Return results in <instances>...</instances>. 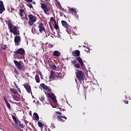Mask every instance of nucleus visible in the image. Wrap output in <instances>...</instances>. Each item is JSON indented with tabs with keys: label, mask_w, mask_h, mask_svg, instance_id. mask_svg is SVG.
<instances>
[{
	"label": "nucleus",
	"mask_w": 131,
	"mask_h": 131,
	"mask_svg": "<svg viewBox=\"0 0 131 131\" xmlns=\"http://www.w3.org/2000/svg\"><path fill=\"white\" fill-rule=\"evenodd\" d=\"M6 23H7L8 26V28L11 33H13L14 35H20V32H19V30H18L19 28L17 26L14 27L13 26V24H12V20H11V19H8V20H6Z\"/></svg>",
	"instance_id": "f257e3e1"
},
{
	"label": "nucleus",
	"mask_w": 131,
	"mask_h": 131,
	"mask_svg": "<svg viewBox=\"0 0 131 131\" xmlns=\"http://www.w3.org/2000/svg\"><path fill=\"white\" fill-rule=\"evenodd\" d=\"M76 76L77 79L80 82L84 80V73L82 71L76 70Z\"/></svg>",
	"instance_id": "f03ea898"
},
{
	"label": "nucleus",
	"mask_w": 131,
	"mask_h": 131,
	"mask_svg": "<svg viewBox=\"0 0 131 131\" xmlns=\"http://www.w3.org/2000/svg\"><path fill=\"white\" fill-rule=\"evenodd\" d=\"M14 63L19 71H25V66H24V63L22 61H19L18 62L17 60H14Z\"/></svg>",
	"instance_id": "7ed1b4c3"
},
{
	"label": "nucleus",
	"mask_w": 131,
	"mask_h": 131,
	"mask_svg": "<svg viewBox=\"0 0 131 131\" xmlns=\"http://www.w3.org/2000/svg\"><path fill=\"white\" fill-rule=\"evenodd\" d=\"M28 17L29 18L28 24L29 25H30V26H32V25H33L34 23L36 22V20H37V17L32 14H29L28 15Z\"/></svg>",
	"instance_id": "20e7f679"
},
{
	"label": "nucleus",
	"mask_w": 131,
	"mask_h": 131,
	"mask_svg": "<svg viewBox=\"0 0 131 131\" xmlns=\"http://www.w3.org/2000/svg\"><path fill=\"white\" fill-rule=\"evenodd\" d=\"M41 8L43 10L44 13L48 15L49 14V11H50V7H48L47 5L45 3H42L41 4Z\"/></svg>",
	"instance_id": "39448f33"
},
{
	"label": "nucleus",
	"mask_w": 131,
	"mask_h": 131,
	"mask_svg": "<svg viewBox=\"0 0 131 131\" xmlns=\"http://www.w3.org/2000/svg\"><path fill=\"white\" fill-rule=\"evenodd\" d=\"M15 55H20L23 56L25 54V50L23 48H19L17 51L14 52Z\"/></svg>",
	"instance_id": "423d86ee"
},
{
	"label": "nucleus",
	"mask_w": 131,
	"mask_h": 131,
	"mask_svg": "<svg viewBox=\"0 0 131 131\" xmlns=\"http://www.w3.org/2000/svg\"><path fill=\"white\" fill-rule=\"evenodd\" d=\"M24 86L26 90L27 91V93L29 94H32V91L31 90V86L29 83L27 84H24Z\"/></svg>",
	"instance_id": "0eeeda50"
},
{
	"label": "nucleus",
	"mask_w": 131,
	"mask_h": 131,
	"mask_svg": "<svg viewBox=\"0 0 131 131\" xmlns=\"http://www.w3.org/2000/svg\"><path fill=\"white\" fill-rule=\"evenodd\" d=\"M14 42L15 43V46H20V42H21V37L20 36L16 35L15 36Z\"/></svg>",
	"instance_id": "6e6552de"
},
{
	"label": "nucleus",
	"mask_w": 131,
	"mask_h": 131,
	"mask_svg": "<svg viewBox=\"0 0 131 131\" xmlns=\"http://www.w3.org/2000/svg\"><path fill=\"white\" fill-rule=\"evenodd\" d=\"M6 11L5 8V5H4V2L0 0V14H3V12Z\"/></svg>",
	"instance_id": "1a4fd4ad"
},
{
	"label": "nucleus",
	"mask_w": 131,
	"mask_h": 131,
	"mask_svg": "<svg viewBox=\"0 0 131 131\" xmlns=\"http://www.w3.org/2000/svg\"><path fill=\"white\" fill-rule=\"evenodd\" d=\"M43 24L40 23L38 25V28H39V31L40 32V33H42L43 31L46 32V28H45V27H43Z\"/></svg>",
	"instance_id": "9d476101"
},
{
	"label": "nucleus",
	"mask_w": 131,
	"mask_h": 131,
	"mask_svg": "<svg viewBox=\"0 0 131 131\" xmlns=\"http://www.w3.org/2000/svg\"><path fill=\"white\" fill-rule=\"evenodd\" d=\"M73 57H79L80 56V51L79 50H75L72 52Z\"/></svg>",
	"instance_id": "9b49d317"
},
{
	"label": "nucleus",
	"mask_w": 131,
	"mask_h": 131,
	"mask_svg": "<svg viewBox=\"0 0 131 131\" xmlns=\"http://www.w3.org/2000/svg\"><path fill=\"white\" fill-rule=\"evenodd\" d=\"M69 13L74 15V16H76V14H77V11L76 9L73 8H69Z\"/></svg>",
	"instance_id": "f8f14e48"
},
{
	"label": "nucleus",
	"mask_w": 131,
	"mask_h": 131,
	"mask_svg": "<svg viewBox=\"0 0 131 131\" xmlns=\"http://www.w3.org/2000/svg\"><path fill=\"white\" fill-rule=\"evenodd\" d=\"M76 59L78 60V62L80 64L81 67L82 68L84 67V64L83 63V61H82V59L81 57L78 56L76 57Z\"/></svg>",
	"instance_id": "ddd939ff"
},
{
	"label": "nucleus",
	"mask_w": 131,
	"mask_h": 131,
	"mask_svg": "<svg viewBox=\"0 0 131 131\" xmlns=\"http://www.w3.org/2000/svg\"><path fill=\"white\" fill-rule=\"evenodd\" d=\"M62 118H63V119H65V120L67 119V117H66L65 116H57V119L58 121H62V122H64L65 120H63Z\"/></svg>",
	"instance_id": "4468645a"
},
{
	"label": "nucleus",
	"mask_w": 131,
	"mask_h": 131,
	"mask_svg": "<svg viewBox=\"0 0 131 131\" xmlns=\"http://www.w3.org/2000/svg\"><path fill=\"white\" fill-rule=\"evenodd\" d=\"M61 24L65 28H68L69 27V25L65 20H61Z\"/></svg>",
	"instance_id": "2eb2a0df"
},
{
	"label": "nucleus",
	"mask_w": 131,
	"mask_h": 131,
	"mask_svg": "<svg viewBox=\"0 0 131 131\" xmlns=\"http://www.w3.org/2000/svg\"><path fill=\"white\" fill-rule=\"evenodd\" d=\"M53 56H55V57H60V56H61V52L55 50L53 52Z\"/></svg>",
	"instance_id": "dca6fc26"
},
{
	"label": "nucleus",
	"mask_w": 131,
	"mask_h": 131,
	"mask_svg": "<svg viewBox=\"0 0 131 131\" xmlns=\"http://www.w3.org/2000/svg\"><path fill=\"white\" fill-rule=\"evenodd\" d=\"M19 15L21 17H23L24 13H25V10L24 9H20L19 10Z\"/></svg>",
	"instance_id": "f3484780"
},
{
	"label": "nucleus",
	"mask_w": 131,
	"mask_h": 131,
	"mask_svg": "<svg viewBox=\"0 0 131 131\" xmlns=\"http://www.w3.org/2000/svg\"><path fill=\"white\" fill-rule=\"evenodd\" d=\"M41 102L43 103V104H47V101H46V98H45V96H41V97L39 98Z\"/></svg>",
	"instance_id": "a211bd4d"
},
{
	"label": "nucleus",
	"mask_w": 131,
	"mask_h": 131,
	"mask_svg": "<svg viewBox=\"0 0 131 131\" xmlns=\"http://www.w3.org/2000/svg\"><path fill=\"white\" fill-rule=\"evenodd\" d=\"M40 86L43 89V90H46V91H48V85L45 84V83H41L40 84Z\"/></svg>",
	"instance_id": "6ab92c4d"
},
{
	"label": "nucleus",
	"mask_w": 131,
	"mask_h": 131,
	"mask_svg": "<svg viewBox=\"0 0 131 131\" xmlns=\"http://www.w3.org/2000/svg\"><path fill=\"white\" fill-rule=\"evenodd\" d=\"M54 74H55V72L53 71H51V73H50V75L49 76V79H53L54 77L55 76Z\"/></svg>",
	"instance_id": "aec40b11"
},
{
	"label": "nucleus",
	"mask_w": 131,
	"mask_h": 131,
	"mask_svg": "<svg viewBox=\"0 0 131 131\" xmlns=\"http://www.w3.org/2000/svg\"><path fill=\"white\" fill-rule=\"evenodd\" d=\"M35 80H36V82H37V83H39V82H40V79H39V76L38 75L36 74L35 75Z\"/></svg>",
	"instance_id": "412c9836"
},
{
	"label": "nucleus",
	"mask_w": 131,
	"mask_h": 131,
	"mask_svg": "<svg viewBox=\"0 0 131 131\" xmlns=\"http://www.w3.org/2000/svg\"><path fill=\"white\" fill-rule=\"evenodd\" d=\"M10 92H11V93H13V94H17V95L18 96H20V94H19L17 93L18 91H17V90H15V89H14L13 88H10Z\"/></svg>",
	"instance_id": "4be33fe9"
},
{
	"label": "nucleus",
	"mask_w": 131,
	"mask_h": 131,
	"mask_svg": "<svg viewBox=\"0 0 131 131\" xmlns=\"http://www.w3.org/2000/svg\"><path fill=\"white\" fill-rule=\"evenodd\" d=\"M12 118L13 120L14 121V123H15V124H18V120H19V119L16 118V117H15V116L14 115L12 116Z\"/></svg>",
	"instance_id": "5701e85b"
},
{
	"label": "nucleus",
	"mask_w": 131,
	"mask_h": 131,
	"mask_svg": "<svg viewBox=\"0 0 131 131\" xmlns=\"http://www.w3.org/2000/svg\"><path fill=\"white\" fill-rule=\"evenodd\" d=\"M12 98L13 100H15V101H16V102H19L20 101V98L16 95H12Z\"/></svg>",
	"instance_id": "b1692460"
},
{
	"label": "nucleus",
	"mask_w": 131,
	"mask_h": 131,
	"mask_svg": "<svg viewBox=\"0 0 131 131\" xmlns=\"http://www.w3.org/2000/svg\"><path fill=\"white\" fill-rule=\"evenodd\" d=\"M33 116L35 119L37 121H38L39 120V117L38 116V115L36 113H34L33 114Z\"/></svg>",
	"instance_id": "393cba45"
},
{
	"label": "nucleus",
	"mask_w": 131,
	"mask_h": 131,
	"mask_svg": "<svg viewBox=\"0 0 131 131\" xmlns=\"http://www.w3.org/2000/svg\"><path fill=\"white\" fill-rule=\"evenodd\" d=\"M5 103H6V104L7 106V107L8 108L9 110H11V105L10 104V103H9L8 102V101Z\"/></svg>",
	"instance_id": "a878e982"
},
{
	"label": "nucleus",
	"mask_w": 131,
	"mask_h": 131,
	"mask_svg": "<svg viewBox=\"0 0 131 131\" xmlns=\"http://www.w3.org/2000/svg\"><path fill=\"white\" fill-rule=\"evenodd\" d=\"M54 28L57 30H58V28H59V25L57 24V21H56V23H54Z\"/></svg>",
	"instance_id": "bb28decb"
},
{
	"label": "nucleus",
	"mask_w": 131,
	"mask_h": 131,
	"mask_svg": "<svg viewBox=\"0 0 131 131\" xmlns=\"http://www.w3.org/2000/svg\"><path fill=\"white\" fill-rule=\"evenodd\" d=\"M38 125L39 126V127H42L43 123H42V122H38Z\"/></svg>",
	"instance_id": "cd10ccee"
},
{
	"label": "nucleus",
	"mask_w": 131,
	"mask_h": 131,
	"mask_svg": "<svg viewBox=\"0 0 131 131\" xmlns=\"http://www.w3.org/2000/svg\"><path fill=\"white\" fill-rule=\"evenodd\" d=\"M7 49H8V46L7 45H4L3 46H2V50H3V51L7 50Z\"/></svg>",
	"instance_id": "c85d7f7f"
},
{
	"label": "nucleus",
	"mask_w": 131,
	"mask_h": 131,
	"mask_svg": "<svg viewBox=\"0 0 131 131\" xmlns=\"http://www.w3.org/2000/svg\"><path fill=\"white\" fill-rule=\"evenodd\" d=\"M80 64H79V63H76L75 64V67H76V68H77V69H79V68H80Z\"/></svg>",
	"instance_id": "c756f323"
},
{
	"label": "nucleus",
	"mask_w": 131,
	"mask_h": 131,
	"mask_svg": "<svg viewBox=\"0 0 131 131\" xmlns=\"http://www.w3.org/2000/svg\"><path fill=\"white\" fill-rule=\"evenodd\" d=\"M51 99H52V101H53L54 103H57V99L56 98H55V97H54V96H53Z\"/></svg>",
	"instance_id": "7c9ffc66"
},
{
	"label": "nucleus",
	"mask_w": 131,
	"mask_h": 131,
	"mask_svg": "<svg viewBox=\"0 0 131 131\" xmlns=\"http://www.w3.org/2000/svg\"><path fill=\"white\" fill-rule=\"evenodd\" d=\"M51 69H52V70H56V69H57V67H56L55 64L52 65L51 66Z\"/></svg>",
	"instance_id": "2f4dec72"
},
{
	"label": "nucleus",
	"mask_w": 131,
	"mask_h": 131,
	"mask_svg": "<svg viewBox=\"0 0 131 131\" xmlns=\"http://www.w3.org/2000/svg\"><path fill=\"white\" fill-rule=\"evenodd\" d=\"M16 57L18 58V59H22V58H23V55H19L18 54H16Z\"/></svg>",
	"instance_id": "473e14b6"
},
{
	"label": "nucleus",
	"mask_w": 131,
	"mask_h": 131,
	"mask_svg": "<svg viewBox=\"0 0 131 131\" xmlns=\"http://www.w3.org/2000/svg\"><path fill=\"white\" fill-rule=\"evenodd\" d=\"M28 7H29L30 9H32L33 8V6H32V4L31 3H29L28 4Z\"/></svg>",
	"instance_id": "72a5a7b5"
},
{
	"label": "nucleus",
	"mask_w": 131,
	"mask_h": 131,
	"mask_svg": "<svg viewBox=\"0 0 131 131\" xmlns=\"http://www.w3.org/2000/svg\"><path fill=\"white\" fill-rule=\"evenodd\" d=\"M21 19L22 20H27V19H28V17H27V15H26L24 17L22 16Z\"/></svg>",
	"instance_id": "f704fd0d"
},
{
	"label": "nucleus",
	"mask_w": 131,
	"mask_h": 131,
	"mask_svg": "<svg viewBox=\"0 0 131 131\" xmlns=\"http://www.w3.org/2000/svg\"><path fill=\"white\" fill-rule=\"evenodd\" d=\"M14 73H15V74H19V71H18V70H17V69H16V68H14Z\"/></svg>",
	"instance_id": "c9c22d12"
},
{
	"label": "nucleus",
	"mask_w": 131,
	"mask_h": 131,
	"mask_svg": "<svg viewBox=\"0 0 131 131\" xmlns=\"http://www.w3.org/2000/svg\"><path fill=\"white\" fill-rule=\"evenodd\" d=\"M18 125L21 128H24V125L23 124L19 123Z\"/></svg>",
	"instance_id": "e433bc0d"
},
{
	"label": "nucleus",
	"mask_w": 131,
	"mask_h": 131,
	"mask_svg": "<svg viewBox=\"0 0 131 131\" xmlns=\"http://www.w3.org/2000/svg\"><path fill=\"white\" fill-rule=\"evenodd\" d=\"M50 20H51V21H54V23H56V19H55L53 17H51L50 18Z\"/></svg>",
	"instance_id": "4c0bfd02"
},
{
	"label": "nucleus",
	"mask_w": 131,
	"mask_h": 131,
	"mask_svg": "<svg viewBox=\"0 0 131 131\" xmlns=\"http://www.w3.org/2000/svg\"><path fill=\"white\" fill-rule=\"evenodd\" d=\"M47 96L48 98H51L53 96V95H52L51 93H47Z\"/></svg>",
	"instance_id": "58836bf2"
},
{
	"label": "nucleus",
	"mask_w": 131,
	"mask_h": 131,
	"mask_svg": "<svg viewBox=\"0 0 131 131\" xmlns=\"http://www.w3.org/2000/svg\"><path fill=\"white\" fill-rule=\"evenodd\" d=\"M50 127L51 128H56V126H55V124H53V123L51 124Z\"/></svg>",
	"instance_id": "ea45409f"
},
{
	"label": "nucleus",
	"mask_w": 131,
	"mask_h": 131,
	"mask_svg": "<svg viewBox=\"0 0 131 131\" xmlns=\"http://www.w3.org/2000/svg\"><path fill=\"white\" fill-rule=\"evenodd\" d=\"M66 28V31L68 33V34H70V30L68 29V28Z\"/></svg>",
	"instance_id": "a19ab883"
},
{
	"label": "nucleus",
	"mask_w": 131,
	"mask_h": 131,
	"mask_svg": "<svg viewBox=\"0 0 131 131\" xmlns=\"http://www.w3.org/2000/svg\"><path fill=\"white\" fill-rule=\"evenodd\" d=\"M3 99L5 101V103H7V102H8V100H7V98H6V96H4Z\"/></svg>",
	"instance_id": "79ce46f5"
},
{
	"label": "nucleus",
	"mask_w": 131,
	"mask_h": 131,
	"mask_svg": "<svg viewBox=\"0 0 131 131\" xmlns=\"http://www.w3.org/2000/svg\"><path fill=\"white\" fill-rule=\"evenodd\" d=\"M57 77H62V73H58Z\"/></svg>",
	"instance_id": "37998d69"
},
{
	"label": "nucleus",
	"mask_w": 131,
	"mask_h": 131,
	"mask_svg": "<svg viewBox=\"0 0 131 131\" xmlns=\"http://www.w3.org/2000/svg\"><path fill=\"white\" fill-rule=\"evenodd\" d=\"M72 64H76L77 63V61L76 60H73L72 62Z\"/></svg>",
	"instance_id": "c03bdc74"
},
{
	"label": "nucleus",
	"mask_w": 131,
	"mask_h": 131,
	"mask_svg": "<svg viewBox=\"0 0 131 131\" xmlns=\"http://www.w3.org/2000/svg\"><path fill=\"white\" fill-rule=\"evenodd\" d=\"M17 90L18 92L19 93V94H21V90H20V88H17Z\"/></svg>",
	"instance_id": "a18cd8bd"
},
{
	"label": "nucleus",
	"mask_w": 131,
	"mask_h": 131,
	"mask_svg": "<svg viewBox=\"0 0 131 131\" xmlns=\"http://www.w3.org/2000/svg\"><path fill=\"white\" fill-rule=\"evenodd\" d=\"M53 45L52 44H50L49 46V47L50 48V49H52V48H53Z\"/></svg>",
	"instance_id": "49530a36"
},
{
	"label": "nucleus",
	"mask_w": 131,
	"mask_h": 131,
	"mask_svg": "<svg viewBox=\"0 0 131 131\" xmlns=\"http://www.w3.org/2000/svg\"><path fill=\"white\" fill-rule=\"evenodd\" d=\"M47 91H48V92H49V93H51V92L52 90H51V89H50L48 88Z\"/></svg>",
	"instance_id": "de8ad7c7"
},
{
	"label": "nucleus",
	"mask_w": 131,
	"mask_h": 131,
	"mask_svg": "<svg viewBox=\"0 0 131 131\" xmlns=\"http://www.w3.org/2000/svg\"><path fill=\"white\" fill-rule=\"evenodd\" d=\"M49 24H50V28H51V29H52V30H53V27L52 26V25H51V23H49Z\"/></svg>",
	"instance_id": "09e8293b"
},
{
	"label": "nucleus",
	"mask_w": 131,
	"mask_h": 131,
	"mask_svg": "<svg viewBox=\"0 0 131 131\" xmlns=\"http://www.w3.org/2000/svg\"><path fill=\"white\" fill-rule=\"evenodd\" d=\"M14 85H15V88H16V89H18V85H17V84H16V83H14Z\"/></svg>",
	"instance_id": "8fccbe9b"
},
{
	"label": "nucleus",
	"mask_w": 131,
	"mask_h": 131,
	"mask_svg": "<svg viewBox=\"0 0 131 131\" xmlns=\"http://www.w3.org/2000/svg\"><path fill=\"white\" fill-rule=\"evenodd\" d=\"M57 114H58L59 115H60L62 114V113L60 112H57Z\"/></svg>",
	"instance_id": "3c124183"
},
{
	"label": "nucleus",
	"mask_w": 131,
	"mask_h": 131,
	"mask_svg": "<svg viewBox=\"0 0 131 131\" xmlns=\"http://www.w3.org/2000/svg\"><path fill=\"white\" fill-rule=\"evenodd\" d=\"M85 52H87V53H88V52H90V49H87V50H85Z\"/></svg>",
	"instance_id": "603ef678"
},
{
	"label": "nucleus",
	"mask_w": 131,
	"mask_h": 131,
	"mask_svg": "<svg viewBox=\"0 0 131 131\" xmlns=\"http://www.w3.org/2000/svg\"><path fill=\"white\" fill-rule=\"evenodd\" d=\"M25 123L26 124H27V123H28L27 121H26V120H25Z\"/></svg>",
	"instance_id": "864d4df0"
},
{
	"label": "nucleus",
	"mask_w": 131,
	"mask_h": 131,
	"mask_svg": "<svg viewBox=\"0 0 131 131\" xmlns=\"http://www.w3.org/2000/svg\"><path fill=\"white\" fill-rule=\"evenodd\" d=\"M83 48H85L86 49H88V47L86 46H83Z\"/></svg>",
	"instance_id": "5fc2aeb1"
},
{
	"label": "nucleus",
	"mask_w": 131,
	"mask_h": 131,
	"mask_svg": "<svg viewBox=\"0 0 131 131\" xmlns=\"http://www.w3.org/2000/svg\"><path fill=\"white\" fill-rule=\"evenodd\" d=\"M28 1V2H29L30 3H31V2H32V0H27Z\"/></svg>",
	"instance_id": "6e6d98bb"
},
{
	"label": "nucleus",
	"mask_w": 131,
	"mask_h": 131,
	"mask_svg": "<svg viewBox=\"0 0 131 131\" xmlns=\"http://www.w3.org/2000/svg\"><path fill=\"white\" fill-rule=\"evenodd\" d=\"M125 104H127L128 103V101H125Z\"/></svg>",
	"instance_id": "4d7b16f0"
},
{
	"label": "nucleus",
	"mask_w": 131,
	"mask_h": 131,
	"mask_svg": "<svg viewBox=\"0 0 131 131\" xmlns=\"http://www.w3.org/2000/svg\"><path fill=\"white\" fill-rule=\"evenodd\" d=\"M17 123H18V124H19V123H21V122L19 121V120H18V121H17Z\"/></svg>",
	"instance_id": "13d9d810"
},
{
	"label": "nucleus",
	"mask_w": 131,
	"mask_h": 131,
	"mask_svg": "<svg viewBox=\"0 0 131 131\" xmlns=\"http://www.w3.org/2000/svg\"><path fill=\"white\" fill-rule=\"evenodd\" d=\"M32 4H33V5H35V2H32Z\"/></svg>",
	"instance_id": "bf43d9fd"
},
{
	"label": "nucleus",
	"mask_w": 131,
	"mask_h": 131,
	"mask_svg": "<svg viewBox=\"0 0 131 131\" xmlns=\"http://www.w3.org/2000/svg\"><path fill=\"white\" fill-rule=\"evenodd\" d=\"M20 130H21V131H24V130H23V129H21Z\"/></svg>",
	"instance_id": "052dcab7"
},
{
	"label": "nucleus",
	"mask_w": 131,
	"mask_h": 131,
	"mask_svg": "<svg viewBox=\"0 0 131 131\" xmlns=\"http://www.w3.org/2000/svg\"><path fill=\"white\" fill-rule=\"evenodd\" d=\"M46 1V2H48V1H49V0H45Z\"/></svg>",
	"instance_id": "680f3d73"
},
{
	"label": "nucleus",
	"mask_w": 131,
	"mask_h": 131,
	"mask_svg": "<svg viewBox=\"0 0 131 131\" xmlns=\"http://www.w3.org/2000/svg\"><path fill=\"white\" fill-rule=\"evenodd\" d=\"M63 111H65V110H63Z\"/></svg>",
	"instance_id": "e2e57ef3"
},
{
	"label": "nucleus",
	"mask_w": 131,
	"mask_h": 131,
	"mask_svg": "<svg viewBox=\"0 0 131 131\" xmlns=\"http://www.w3.org/2000/svg\"><path fill=\"white\" fill-rule=\"evenodd\" d=\"M79 48H80V46H79Z\"/></svg>",
	"instance_id": "0e129e2a"
}]
</instances>
